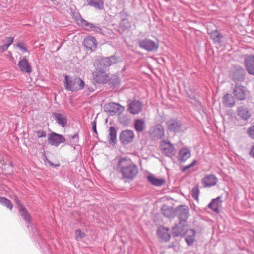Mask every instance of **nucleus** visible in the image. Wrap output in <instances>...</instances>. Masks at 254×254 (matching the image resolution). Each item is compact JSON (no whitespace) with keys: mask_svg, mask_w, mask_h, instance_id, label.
I'll use <instances>...</instances> for the list:
<instances>
[{"mask_svg":"<svg viewBox=\"0 0 254 254\" xmlns=\"http://www.w3.org/2000/svg\"><path fill=\"white\" fill-rule=\"evenodd\" d=\"M18 66L23 72L30 73L32 71L31 66L25 58H23L18 63Z\"/></svg>","mask_w":254,"mask_h":254,"instance_id":"412c9836","label":"nucleus"},{"mask_svg":"<svg viewBox=\"0 0 254 254\" xmlns=\"http://www.w3.org/2000/svg\"><path fill=\"white\" fill-rule=\"evenodd\" d=\"M134 128L137 132H142L146 127L145 121L141 119H138L135 121L134 124Z\"/></svg>","mask_w":254,"mask_h":254,"instance_id":"cd10ccee","label":"nucleus"},{"mask_svg":"<svg viewBox=\"0 0 254 254\" xmlns=\"http://www.w3.org/2000/svg\"><path fill=\"white\" fill-rule=\"evenodd\" d=\"M119 172L122 175V179L125 182L133 181L137 176L139 170L137 166L131 160L121 158L118 163Z\"/></svg>","mask_w":254,"mask_h":254,"instance_id":"f257e3e1","label":"nucleus"},{"mask_svg":"<svg viewBox=\"0 0 254 254\" xmlns=\"http://www.w3.org/2000/svg\"><path fill=\"white\" fill-rule=\"evenodd\" d=\"M36 137L38 138H45L47 136V133L45 131L43 130H38L34 131Z\"/></svg>","mask_w":254,"mask_h":254,"instance_id":"58836bf2","label":"nucleus"},{"mask_svg":"<svg viewBox=\"0 0 254 254\" xmlns=\"http://www.w3.org/2000/svg\"><path fill=\"white\" fill-rule=\"evenodd\" d=\"M65 140L63 135L54 132L50 133L48 136V143L55 147H58L61 143H64Z\"/></svg>","mask_w":254,"mask_h":254,"instance_id":"9d476101","label":"nucleus"},{"mask_svg":"<svg viewBox=\"0 0 254 254\" xmlns=\"http://www.w3.org/2000/svg\"><path fill=\"white\" fill-rule=\"evenodd\" d=\"M191 156V151L188 147H183L181 148L179 152L177 157L178 161L179 163H185L187 159L190 158Z\"/></svg>","mask_w":254,"mask_h":254,"instance_id":"4468645a","label":"nucleus"},{"mask_svg":"<svg viewBox=\"0 0 254 254\" xmlns=\"http://www.w3.org/2000/svg\"><path fill=\"white\" fill-rule=\"evenodd\" d=\"M8 47H9L5 43L3 44L2 45L0 46V52H4L7 50Z\"/></svg>","mask_w":254,"mask_h":254,"instance_id":"8fccbe9b","label":"nucleus"},{"mask_svg":"<svg viewBox=\"0 0 254 254\" xmlns=\"http://www.w3.org/2000/svg\"><path fill=\"white\" fill-rule=\"evenodd\" d=\"M247 132L249 136L254 139V124L248 128Z\"/></svg>","mask_w":254,"mask_h":254,"instance_id":"37998d69","label":"nucleus"},{"mask_svg":"<svg viewBox=\"0 0 254 254\" xmlns=\"http://www.w3.org/2000/svg\"><path fill=\"white\" fill-rule=\"evenodd\" d=\"M237 114L242 119L247 120L250 117V113L248 109L244 106H241L237 109Z\"/></svg>","mask_w":254,"mask_h":254,"instance_id":"c756f323","label":"nucleus"},{"mask_svg":"<svg viewBox=\"0 0 254 254\" xmlns=\"http://www.w3.org/2000/svg\"><path fill=\"white\" fill-rule=\"evenodd\" d=\"M142 107L143 104L141 101L134 100L129 103L128 111L131 114H137L142 110Z\"/></svg>","mask_w":254,"mask_h":254,"instance_id":"f3484780","label":"nucleus"},{"mask_svg":"<svg viewBox=\"0 0 254 254\" xmlns=\"http://www.w3.org/2000/svg\"><path fill=\"white\" fill-rule=\"evenodd\" d=\"M14 38L12 37H6L5 39V42H6L5 44L9 47L13 42Z\"/></svg>","mask_w":254,"mask_h":254,"instance_id":"de8ad7c7","label":"nucleus"},{"mask_svg":"<svg viewBox=\"0 0 254 254\" xmlns=\"http://www.w3.org/2000/svg\"><path fill=\"white\" fill-rule=\"evenodd\" d=\"M221 199V197L218 196L216 198L212 199L208 205V208L215 212L219 213V208L221 206L222 203Z\"/></svg>","mask_w":254,"mask_h":254,"instance_id":"b1692460","label":"nucleus"},{"mask_svg":"<svg viewBox=\"0 0 254 254\" xmlns=\"http://www.w3.org/2000/svg\"><path fill=\"white\" fill-rule=\"evenodd\" d=\"M233 94L238 100H244L246 98V90L245 87L241 85H236L233 90Z\"/></svg>","mask_w":254,"mask_h":254,"instance_id":"aec40b11","label":"nucleus"},{"mask_svg":"<svg viewBox=\"0 0 254 254\" xmlns=\"http://www.w3.org/2000/svg\"><path fill=\"white\" fill-rule=\"evenodd\" d=\"M52 116L56 121L57 123L62 127H64L67 124V118L66 116L59 113L54 112Z\"/></svg>","mask_w":254,"mask_h":254,"instance_id":"5701e85b","label":"nucleus"},{"mask_svg":"<svg viewBox=\"0 0 254 254\" xmlns=\"http://www.w3.org/2000/svg\"><path fill=\"white\" fill-rule=\"evenodd\" d=\"M75 235V239L77 241L81 240L85 236V234L82 232L80 229H77L76 230Z\"/></svg>","mask_w":254,"mask_h":254,"instance_id":"a19ab883","label":"nucleus"},{"mask_svg":"<svg viewBox=\"0 0 254 254\" xmlns=\"http://www.w3.org/2000/svg\"><path fill=\"white\" fill-rule=\"evenodd\" d=\"M70 137L73 140V142L74 144L75 145H77L79 141V133L78 132H76L74 134L70 136Z\"/></svg>","mask_w":254,"mask_h":254,"instance_id":"79ce46f5","label":"nucleus"},{"mask_svg":"<svg viewBox=\"0 0 254 254\" xmlns=\"http://www.w3.org/2000/svg\"><path fill=\"white\" fill-rule=\"evenodd\" d=\"M45 162L47 163L52 167H58L60 166V164H55L53 163L52 162H51L50 160H49L46 157V159L45 160Z\"/></svg>","mask_w":254,"mask_h":254,"instance_id":"3c124183","label":"nucleus"},{"mask_svg":"<svg viewBox=\"0 0 254 254\" xmlns=\"http://www.w3.org/2000/svg\"><path fill=\"white\" fill-rule=\"evenodd\" d=\"M186 126L183 125L181 122H176V133L182 132L186 130Z\"/></svg>","mask_w":254,"mask_h":254,"instance_id":"e433bc0d","label":"nucleus"},{"mask_svg":"<svg viewBox=\"0 0 254 254\" xmlns=\"http://www.w3.org/2000/svg\"><path fill=\"white\" fill-rule=\"evenodd\" d=\"M189 215V208L186 205H180L176 208V215L179 219V224L178 226L182 227L183 225H186Z\"/></svg>","mask_w":254,"mask_h":254,"instance_id":"20e7f679","label":"nucleus"},{"mask_svg":"<svg viewBox=\"0 0 254 254\" xmlns=\"http://www.w3.org/2000/svg\"><path fill=\"white\" fill-rule=\"evenodd\" d=\"M77 23L82 26L86 31L94 32L103 35L102 29L99 26L95 25L92 23H90L84 19L80 16L78 19L77 20Z\"/></svg>","mask_w":254,"mask_h":254,"instance_id":"423d86ee","label":"nucleus"},{"mask_svg":"<svg viewBox=\"0 0 254 254\" xmlns=\"http://www.w3.org/2000/svg\"><path fill=\"white\" fill-rule=\"evenodd\" d=\"M134 138L133 131L131 130H125L120 134V140L123 144H128L132 142Z\"/></svg>","mask_w":254,"mask_h":254,"instance_id":"9b49d317","label":"nucleus"},{"mask_svg":"<svg viewBox=\"0 0 254 254\" xmlns=\"http://www.w3.org/2000/svg\"><path fill=\"white\" fill-rule=\"evenodd\" d=\"M0 204L10 210H12L13 208V205L11 201L5 197H0Z\"/></svg>","mask_w":254,"mask_h":254,"instance_id":"72a5a7b5","label":"nucleus"},{"mask_svg":"<svg viewBox=\"0 0 254 254\" xmlns=\"http://www.w3.org/2000/svg\"><path fill=\"white\" fill-rule=\"evenodd\" d=\"M200 191L198 185L194 186L191 191V194L192 197L196 200L198 201L199 199V195Z\"/></svg>","mask_w":254,"mask_h":254,"instance_id":"c9c22d12","label":"nucleus"},{"mask_svg":"<svg viewBox=\"0 0 254 254\" xmlns=\"http://www.w3.org/2000/svg\"><path fill=\"white\" fill-rule=\"evenodd\" d=\"M120 27L123 31H125L129 29L130 27V24L128 20L126 19H123L120 23Z\"/></svg>","mask_w":254,"mask_h":254,"instance_id":"f704fd0d","label":"nucleus"},{"mask_svg":"<svg viewBox=\"0 0 254 254\" xmlns=\"http://www.w3.org/2000/svg\"><path fill=\"white\" fill-rule=\"evenodd\" d=\"M17 46L20 49V50L22 52V53H24L27 52V50L25 47L24 43L22 42H19L17 43Z\"/></svg>","mask_w":254,"mask_h":254,"instance_id":"a18cd8bd","label":"nucleus"},{"mask_svg":"<svg viewBox=\"0 0 254 254\" xmlns=\"http://www.w3.org/2000/svg\"><path fill=\"white\" fill-rule=\"evenodd\" d=\"M147 178L152 185L158 187L161 186L165 182L164 179L156 178L152 174L148 175Z\"/></svg>","mask_w":254,"mask_h":254,"instance_id":"393cba45","label":"nucleus"},{"mask_svg":"<svg viewBox=\"0 0 254 254\" xmlns=\"http://www.w3.org/2000/svg\"><path fill=\"white\" fill-rule=\"evenodd\" d=\"M184 235L185 240L188 246H191L196 238V232L193 229H187V225L183 226H176V236Z\"/></svg>","mask_w":254,"mask_h":254,"instance_id":"7ed1b4c3","label":"nucleus"},{"mask_svg":"<svg viewBox=\"0 0 254 254\" xmlns=\"http://www.w3.org/2000/svg\"><path fill=\"white\" fill-rule=\"evenodd\" d=\"M171 146V143L168 141L163 140L160 143V147L162 151L167 150V148Z\"/></svg>","mask_w":254,"mask_h":254,"instance_id":"ea45409f","label":"nucleus"},{"mask_svg":"<svg viewBox=\"0 0 254 254\" xmlns=\"http://www.w3.org/2000/svg\"><path fill=\"white\" fill-rule=\"evenodd\" d=\"M64 88L67 91H78L83 89L85 86L84 81L80 77H73L65 75L64 81Z\"/></svg>","mask_w":254,"mask_h":254,"instance_id":"f03ea898","label":"nucleus"},{"mask_svg":"<svg viewBox=\"0 0 254 254\" xmlns=\"http://www.w3.org/2000/svg\"><path fill=\"white\" fill-rule=\"evenodd\" d=\"M175 229V226L172 227V230H174Z\"/></svg>","mask_w":254,"mask_h":254,"instance_id":"864d4df0","label":"nucleus"},{"mask_svg":"<svg viewBox=\"0 0 254 254\" xmlns=\"http://www.w3.org/2000/svg\"><path fill=\"white\" fill-rule=\"evenodd\" d=\"M197 163V161L196 160H193L192 162L189 165L186 166H180V169L181 171V172L184 173H192L194 171L193 167Z\"/></svg>","mask_w":254,"mask_h":254,"instance_id":"7c9ffc66","label":"nucleus"},{"mask_svg":"<svg viewBox=\"0 0 254 254\" xmlns=\"http://www.w3.org/2000/svg\"><path fill=\"white\" fill-rule=\"evenodd\" d=\"M217 182V177L212 174L205 175L202 180V183L204 187H211L214 186L216 184Z\"/></svg>","mask_w":254,"mask_h":254,"instance_id":"dca6fc26","label":"nucleus"},{"mask_svg":"<svg viewBox=\"0 0 254 254\" xmlns=\"http://www.w3.org/2000/svg\"><path fill=\"white\" fill-rule=\"evenodd\" d=\"M245 70L240 66H236L231 72V77L235 82L242 81L244 79Z\"/></svg>","mask_w":254,"mask_h":254,"instance_id":"ddd939ff","label":"nucleus"},{"mask_svg":"<svg viewBox=\"0 0 254 254\" xmlns=\"http://www.w3.org/2000/svg\"><path fill=\"white\" fill-rule=\"evenodd\" d=\"M168 129L170 131H175V120L171 119L166 122Z\"/></svg>","mask_w":254,"mask_h":254,"instance_id":"4c0bfd02","label":"nucleus"},{"mask_svg":"<svg viewBox=\"0 0 254 254\" xmlns=\"http://www.w3.org/2000/svg\"><path fill=\"white\" fill-rule=\"evenodd\" d=\"M91 125L93 132L96 134H97V131L96 129V122L95 120H94L91 123Z\"/></svg>","mask_w":254,"mask_h":254,"instance_id":"09e8293b","label":"nucleus"},{"mask_svg":"<svg viewBox=\"0 0 254 254\" xmlns=\"http://www.w3.org/2000/svg\"><path fill=\"white\" fill-rule=\"evenodd\" d=\"M139 46L147 51H156L158 48V44L157 43L148 38L139 41Z\"/></svg>","mask_w":254,"mask_h":254,"instance_id":"1a4fd4ad","label":"nucleus"},{"mask_svg":"<svg viewBox=\"0 0 254 254\" xmlns=\"http://www.w3.org/2000/svg\"><path fill=\"white\" fill-rule=\"evenodd\" d=\"M118 61L117 58L115 56H111L108 57H103L99 59L97 61V65L100 68L105 69L113 64H116Z\"/></svg>","mask_w":254,"mask_h":254,"instance_id":"6e6552de","label":"nucleus"},{"mask_svg":"<svg viewBox=\"0 0 254 254\" xmlns=\"http://www.w3.org/2000/svg\"><path fill=\"white\" fill-rule=\"evenodd\" d=\"M245 66L248 73L254 75V55H251L245 59Z\"/></svg>","mask_w":254,"mask_h":254,"instance_id":"4be33fe9","label":"nucleus"},{"mask_svg":"<svg viewBox=\"0 0 254 254\" xmlns=\"http://www.w3.org/2000/svg\"><path fill=\"white\" fill-rule=\"evenodd\" d=\"M109 142L115 144L117 143V130L114 127H110L109 129Z\"/></svg>","mask_w":254,"mask_h":254,"instance_id":"c85d7f7f","label":"nucleus"},{"mask_svg":"<svg viewBox=\"0 0 254 254\" xmlns=\"http://www.w3.org/2000/svg\"><path fill=\"white\" fill-rule=\"evenodd\" d=\"M16 202L20 215L26 223L30 224L31 221V218L29 213L18 199H16Z\"/></svg>","mask_w":254,"mask_h":254,"instance_id":"2eb2a0df","label":"nucleus"},{"mask_svg":"<svg viewBox=\"0 0 254 254\" xmlns=\"http://www.w3.org/2000/svg\"><path fill=\"white\" fill-rule=\"evenodd\" d=\"M89 5L94 7L96 9H102L103 8V2L102 0H87Z\"/></svg>","mask_w":254,"mask_h":254,"instance_id":"473e14b6","label":"nucleus"},{"mask_svg":"<svg viewBox=\"0 0 254 254\" xmlns=\"http://www.w3.org/2000/svg\"><path fill=\"white\" fill-rule=\"evenodd\" d=\"M163 152L167 156L171 157L173 154V145L171 144V146L167 148V150H164Z\"/></svg>","mask_w":254,"mask_h":254,"instance_id":"c03bdc74","label":"nucleus"},{"mask_svg":"<svg viewBox=\"0 0 254 254\" xmlns=\"http://www.w3.org/2000/svg\"><path fill=\"white\" fill-rule=\"evenodd\" d=\"M83 44L87 49L94 51L96 49L97 43L95 37L87 36L84 38Z\"/></svg>","mask_w":254,"mask_h":254,"instance_id":"6ab92c4d","label":"nucleus"},{"mask_svg":"<svg viewBox=\"0 0 254 254\" xmlns=\"http://www.w3.org/2000/svg\"><path fill=\"white\" fill-rule=\"evenodd\" d=\"M105 112L110 115L113 116L116 114H121L124 111V107L120 104L114 102L106 104L104 107Z\"/></svg>","mask_w":254,"mask_h":254,"instance_id":"0eeeda50","label":"nucleus"},{"mask_svg":"<svg viewBox=\"0 0 254 254\" xmlns=\"http://www.w3.org/2000/svg\"><path fill=\"white\" fill-rule=\"evenodd\" d=\"M93 81L98 84H104L108 81V75L105 69L96 66V70L92 73Z\"/></svg>","mask_w":254,"mask_h":254,"instance_id":"39448f33","label":"nucleus"},{"mask_svg":"<svg viewBox=\"0 0 254 254\" xmlns=\"http://www.w3.org/2000/svg\"><path fill=\"white\" fill-rule=\"evenodd\" d=\"M125 117L123 116V117H121L120 118V122L121 123H122V124H123L124 125H127L128 124L129 122V120L127 119H126L125 120Z\"/></svg>","mask_w":254,"mask_h":254,"instance_id":"49530a36","label":"nucleus"},{"mask_svg":"<svg viewBox=\"0 0 254 254\" xmlns=\"http://www.w3.org/2000/svg\"><path fill=\"white\" fill-rule=\"evenodd\" d=\"M161 211L163 215L166 217L171 218L175 216V209L172 207L164 205L161 208Z\"/></svg>","mask_w":254,"mask_h":254,"instance_id":"a878e982","label":"nucleus"},{"mask_svg":"<svg viewBox=\"0 0 254 254\" xmlns=\"http://www.w3.org/2000/svg\"><path fill=\"white\" fill-rule=\"evenodd\" d=\"M249 154L254 158V145L251 147Z\"/></svg>","mask_w":254,"mask_h":254,"instance_id":"603ef678","label":"nucleus"},{"mask_svg":"<svg viewBox=\"0 0 254 254\" xmlns=\"http://www.w3.org/2000/svg\"><path fill=\"white\" fill-rule=\"evenodd\" d=\"M223 103L228 107L234 106L235 102L233 96L230 94H225L223 98Z\"/></svg>","mask_w":254,"mask_h":254,"instance_id":"2f4dec72","label":"nucleus"},{"mask_svg":"<svg viewBox=\"0 0 254 254\" xmlns=\"http://www.w3.org/2000/svg\"><path fill=\"white\" fill-rule=\"evenodd\" d=\"M211 39L213 40L214 43L221 44L224 38L223 35H221L217 30H214L210 33Z\"/></svg>","mask_w":254,"mask_h":254,"instance_id":"bb28decb","label":"nucleus"},{"mask_svg":"<svg viewBox=\"0 0 254 254\" xmlns=\"http://www.w3.org/2000/svg\"><path fill=\"white\" fill-rule=\"evenodd\" d=\"M150 133L154 139H161L164 136V130L162 125L157 124L150 128Z\"/></svg>","mask_w":254,"mask_h":254,"instance_id":"f8f14e48","label":"nucleus"},{"mask_svg":"<svg viewBox=\"0 0 254 254\" xmlns=\"http://www.w3.org/2000/svg\"><path fill=\"white\" fill-rule=\"evenodd\" d=\"M157 235L160 241L166 242L169 240L170 234L169 229L164 226H160L157 229Z\"/></svg>","mask_w":254,"mask_h":254,"instance_id":"a211bd4d","label":"nucleus"}]
</instances>
